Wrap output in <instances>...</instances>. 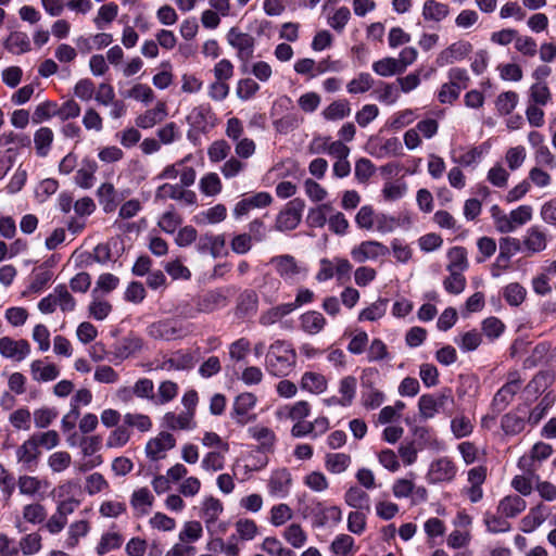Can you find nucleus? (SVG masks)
Segmentation results:
<instances>
[{
  "label": "nucleus",
  "instance_id": "obj_1",
  "mask_svg": "<svg viewBox=\"0 0 556 556\" xmlns=\"http://www.w3.org/2000/svg\"><path fill=\"white\" fill-rule=\"evenodd\" d=\"M296 353L292 345L283 340L273 342L266 354V369L276 377L287 376L294 367Z\"/></svg>",
  "mask_w": 556,
  "mask_h": 556
},
{
  "label": "nucleus",
  "instance_id": "obj_2",
  "mask_svg": "<svg viewBox=\"0 0 556 556\" xmlns=\"http://www.w3.org/2000/svg\"><path fill=\"white\" fill-rule=\"evenodd\" d=\"M269 264L275 268L278 276L290 285L304 280L308 274L307 267L290 254L273 256Z\"/></svg>",
  "mask_w": 556,
  "mask_h": 556
},
{
  "label": "nucleus",
  "instance_id": "obj_3",
  "mask_svg": "<svg viewBox=\"0 0 556 556\" xmlns=\"http://www.w3.org/2000/svg\"><path fill=\"white\" fill-rule=\"evenodd\" d=\"M454 397L451 389H443L437 394H424L419 397L418 408L420 415L426 418H432L437 413L452 414Z\"/></svg>",
  "mask_w": 556,
  "mask_h": 556
},
{
  "label": "nucleus",
  "instance_id": "obj_4",
  "mask_svg": "<svg viewBox=\"0 0 556 556\" xmlns=\"http://www.w3.org/2000/svg\"><path fill=\"white\" fill-rule=\"evenodd\" d=\"M147 333L155 340H176L186 333L184 325L174 318H165L150 324Z\"/></svg>",
  "mask_w": 556,
  "mask_h": 556
},
{
  "label": "nucleus",
  "instance_id": "obj_5",
  "mask_svg": "<svg viewBox=\"0 0 556 556\" xmlns=\"http://www.w3.org/2000/svg\"><path fill=\"white\" fill-rule=\"evenodd\" d=\"M256 396L251 392L239 394L233 402L230 417L239 426H245L256 419V415L251 413L256 405Z\"/></svg>",
  "mask_w": 556,
  "mask_h": 556
},
{
  "label": "nucleus",
  "instance_id": "obj_6",
  "mask_svg": "<svg viewBox=\"0 0 556 556\" xmlns=\"http://www.w3.org/2000/svg\"><path fill=\"white\" fill-rule=\"evenodd\" d=\"M304 206L305 204L303 200L299 198L291 200L278 214L276 219V229L279 231L295 229L301 222Z\"/></svg>",
  "mask_w": 556,
  "mask_h": 556
},
{
  "label": "nucleus",
  "instance_id": "obj_7",
  "mask_svg": "<svg viewBox=\"0 0 556 556\" xmlns=\"http://www.w3.org/2000/svg\"><path fill=\"white\" fill-rule=\"evenodd\" d=\"M457 467L448 457H440L430 464L427 480L431 484L451 482L455 479Z\"/></svg>",
  "mask_w": 556,
  "mask_h": 556
},
{
  "label": "nucleus",
  "instance_id": "obj_8",
  "mask_svg": "<svg viewBox=\"0 0 556 556\" xmlns=\"http://www.w3.org/2000/svg\"><path fill=\"white\" fill-rule=\"evenodd\" d=\"M167 199L180 201L185 205H194L198 201L194 191L185 189L181 185L177 184H163L156 189V201H165Z\"/></svg>",
  "mask_w": 556,
  "mask_h": 556
},
{
  "label": "nucleus",
  "instance_id": "obj_9",
  "mask_svg": "<svg viewBox=\"0 0 556 556\" xmlns=\"http://www.w3.org/2000/svg\"><path fill=\"white\" fill-rule=\"evenodd\" d=\"M389 254V249L384 244L376 240L363 241L351 250V256L356 263H365L366 261H375Z\"/></svg>",
  "mask_w": 556,
  "mask_h": 556
},
{
  "label": "nucleus",
  "instance_id": "obj_10",
  "mask_svg": "<svg viewBox=\"0 0 556 556\" xmlns=\"http://www.w3.org/2000/svg\"><path fill=\"white\" fill-rule=\"evenodd\" d=\"M228 43L237 50L238 58L248 61L253 56L255 40L253 36L232 27L227 34Z\"/></svg>",
  "mask_w": 556,
  "mask_h": 556
},
{
  "label": "nucleus",
  "instance_id": "obj_11",
  "mask_svg": "<svg viewBox=\"0 0 556 556\" xmlns=\"http://www.w3.org/2000/svg\"><path fill=\"white\" fill-rule=\"evenodd\" d=\"M472 51V45L465 40L453 42L442 50L437 59L435 64L439 67L451 65L457 61L464 60Z\"/></svg>",
  "mask_w": 556,
  "mask_h": 556
},
{
  "label": "nucleus",
  "instance_id": "obj_12",
  "mask_svg": "<svg viewBox=\"0 0 556 556\" xmlns=\"http://www.w3.org/2000/svg\"><path fill=\"white\" fill-rule=\"evenodd\" d=\"M30 353V344L25 339L14 340L10 337L0 338V354L15 362L25 359Z\"/></svg>",
  "mask_w": 556,
  "mask_h": 556
},
{
  "label": "nucleus",
  "instance_id": "obj_13",
  "mask_svg": "<svg viewBox=\"0 0 556 556\" xmlns=\"http://www.w3.org/2000/svg\"><path fill=\"white\" fill-rule=\"evenodd\" d=\"M271 195L268 192H257L253 195L241 199L233 208L235 218H241L253 208L266 207L271 203Z\"/></svg>",
  "mask_w": 556,
  "mask_h": 556
},
{
  "label": "nucleus",
  "instance_id": "obj_14",
  "mask_svg": "<svg viewBox=\"0 0 556 556\" xmlns=\"http://www.w3.org/2000/svg\"><path fill=\"white\" fill-rule=\"evenodd\" d=\"M20 494L29 497H43L49 482L45 479H40L36 476L22 475L16 481Z\"/></svg>",
  "mask_w": 556,
  "mask_h": 556
},
{
  "label": "nucleus",
  "instance_id": "obj_15",
  "mask_svg": "<svg viewBox=\"0 0 556 556\" xmlns=\"http://www.w3.org/2000/svg\"><path fill=\"white\" fill-rule=\"evenodd\" d=\"M176 444L174 435L169 432H161L154 439L149 440L146 445L147 456L152 460L163 457V453L173 448Z\"/></svg>",
  "mask_w": 556,
  "mask_h": 556
},
{
  "label": "nucleus",
  "instance_id": "obj_16",
  "mask_svg": "<svg viewBox=\"0 0 556 556\" xmlns=\"http://www.w3.org/2000/svg\"><path fill=\"white\" fill-rule=\"evenodd\" d=\"M162 426L173 431L193 430L197 428V422L191 412H181L180 414L168 412L163 416Z\"/></svg>",
  "mask_w": 556,
  "mask_h": 556
},
{
  "label": "nucleus",
  "instance_id": "obj_17",
  "mask_svg": "<svg viewBox=\"0 0 556 556\" xmlns=\"http://www.w3.org/2000/svg\"><path fill=\"white\" fill-rule=\"evenodd\" d=\"M292 478L288 469L275 470L268 480V492L276 497H286L291 488Z\"/></svg>",
  "mask_w": 556,
  "mask_h": 556
},
{
  "label": "nucleus",
  "instance_id": "obj_18",
  "mask_svg": "<svg viewBox=\"0 0 556 556\" xmlns=\"http://www.w3.org/2000/svg\"><path fill=\"white\" fill-rule=\"evenodd\" d=\"M372 372V369H365L362 375V386L364 388L362 391V404L367 409H376L384 401V393L374 388L371 383L366 380V377Z\"/></svg>",
  "mask_w": 556,
  "mask_h": 556
},
{
  "label": "nucleus",
  "instance_id": "obj_19",
  "mask_svg": "<svg viewBox=\"0 0 556 556\" xmlns=\"http://www.w3.org/2000/svg\"><path fill=\"white\" fill-rule=\"evenodd\" d=\"M520 390V380L511 379L506 382L494 395L492 407L497 413L504 410Z\"/></svg>",
  "mask_w": 556,
  "mask_h": 556
},
{
  "label": "nucleus",
  "instance_id": "obj_20",
  "mask_svg": "<svg viewBox=\"0 0 556 556\" xmlns=\"http://www.w3.org/2000/svg\"><path fill=\"white\" fill-rule=\"evenodd\" d=\"M224 247H225V236L224 235L204 233L198 238L197 243H195V248L199 253H201V254L210 253L213 257L219 256Z\"/></svg>",
  "mask_w": 556,
  "mask_h": 556
},
{
  "label": "nucleus",
  "instance_id": "obj_21",
  "mask_svg": "<svg viewBox=\"0 0 556 556\" xmlns=\"http://www.w3.org/2000/svg\"><path fill=\"white\" fill-rule=\"evenodd\" d=\"M154 503V496L148 488L135 490L130 496V506L136 517H142L150 513Z\"/></svg>",
  "mask_w": 556,
  "mask_h": 556
},
{
  "label": "nucleus",
  "instance_id": "obj_22",
  "mask_svg": "<svg viewBox=\"0 0 556 556\" xmlns=\"http://www.w3.org/2000/svg\"><path fill=\"white\" fill-rule=\"evenodd\" d=\"M228 298L220 289H215L202 295L198 303V311L202 313H211L227 306Z\"/></svg>",
  "mask_w": 556,
  "mask_h": 556
},
{
  "label": "nucleus",
  "instance_id": "obj_23",
  "mask_svg": "<svg viewBox=\"0 0 556 556\" xmlns=\"http://www.w3.org/2000/svg\"><path fill=\"white\" fill-rule=\"evenodd\" d=\"M528 410L518 407L515 412H510L502 417L501 426L503 431L509 435L520 433L526 427V416Z\"/></svg>",
  "mask_w": 556,
  "mask_h": 556
},
{
  "label": "nucleus",
  "instance_id": "obj_24",
  "mask_svg": "<svg viewBox=\"0 0 556 556\" xmlns=\"http://www.w3.org/2000/svg\"><path fill=\"white\" fill-rule=\"evenodd\" d=\"M167 116L165 102H157L155 108L147 110L136 117V126L142 129L152 128Z\"/></svg>",
  "mask_w": 556,
  "mask_h": 556
},
{
  "label": "nucleus",
  "instance_id": "obj_25",
  "mask_svg": "<svg viewBox=\"0 0 556 556\" xmlns=\"http://www.w3.org/2000/svg\"><path fill=\"white\" fill-rule=\"evenodd\" d=\"M300 328L307 334L315 336L324 330L327 320L320 312L307 311L300 318Z\"/></svg>",
  "mask_w": 556,
  "mask_h": 556
},
{
  "label": "nucleus",
  "instance_id": "obj_26",
  "mask_svg": "<svg viewBox=\"0 0 556 556\" xmlns=\"http://www.w3.org/2000/svg\"><path fill=\"white\" fill-rule=\"evenodd\" d=\"M522 245L530 253H539L546 249L547 236L539 226H532L528 228Z\"/></svg>",
  "mask_w": 556,
  "mask_h": 556
},
{
  "label": "nucleus",
  "instance_id": "obj_27",
  "mask_svg": "<svg viewBox=\"0 0 556 556\" xmlns=\"http://www.w3.org/2000/svg\"><path fill=\"white\" fill-rule=\"evenodd\" d=\"M527 507L526 501L516 494L507 495L497 505V513L505 518H515Z\"/></svg>",
  "mask_w": 556,
  "mask_h": 556
},
{
  "label": "nucleus",
  "instance_id": "obj_28",
  "mask_svg": "<svg viewBox=\"0 0 556 556\" xmlns=\"http://www.w3.org/2000/svg\"><path fill=\"white\" fill-rule=\"evenodd\" d=\"M188 118L194 127L204 130L208 126H214L215 113L211 105L205 103L195 106Z\"/></svg>",
  "mask_w": 556,
  "mask_h": 556
},
{
  "label": "nucleus",
  "instance_id": "obj_29",
  "mask_svg": "<svg viewBox=\"0 0 556 556\" xmlns=\"http://www.w3.org/2000/svg\"><path fill=\"white\" fill-rule=\"evenodd\" d=\"M98 169V164L91 159H84L80 168L76 172L75 182L83 189H90L96 180L94 174Z\"/></svg>",
  "mask_w": 556,
  "mask_h": 556
},
{
  "label": "nucleus",
  "instance_id": "obj_30",
  "mask_svg": "<svg viewBox=\"0 0 556 556\" xmlns=\"http://www.w3.org/2000/svg\"><path fill=\"white\" fill-rule=\"evenodd\" d=\"M450 14V5L437 0H426L422 7V17L427 22L440 23Z\"/></svg>",
  "mask_w": 556,
  "mask_h": 556
},
{
  "label": "nucleus",
  "instance_id": "obj_31",
  "mask_svg": "<svg viewBox=\"0 0 556 556\" xmlns=\"http://www.w3.org/2000/svg\"><path fill=\"white\" fill-rule=\"evenodd\" d=\"M40 451L33 435L16 450L17 462L26 468H31L37 463Z\"/></svg>",
  "mask_w": 556,
  "mask_h": 556
},
{
  "label": "nucleus",
  "instance_id": "obj_32",
  "mask_svg": "<svg viewBox=\"0 0 556 556\" xmlns=\"http://www.w3.org/2000/svg\"><path fill=\"white\" fill-rule=\"evenodd\" d=\"M31 377L35 381L47 382L56 379L60 370L54 364L45 365L42 361L36 359L30 364Z\"/></svg>",
  "mask_w": 556,
  "mask_h": 556
},
{
  "label": "nucleus",
  "instance_id": "obj_33",
  "mask_svg": "<svg viewBox=\"0 0 556 556\" xmlns=\"http://www.w3.org/2000/svg\"><path fill=\"white\" fill-rule=\"evenodd\" d=\"M4 48L12 54H23L30 51V40L24 31H12L4 40Z\"/></svg>",
  "mask_w": 556,
  "mask_h": 556
},
{
  "label": "nucleus",
  "instance_id": "obj_34",
  "mask_svg": "<svg viewBox=\"0 0 556 556\" xmlns=\"http://www.w3.org/2000/svg\"><path fill=\"white\" fill-rule=\"evenodd\" d=\"M227 217V208L224 204H216L206 211L200 212L194 216L198 225H214L225 220Z\"/></svg>",
  "mask_w": 556,
  "mask_h": 556
},
{
  "label": "nucleus",
  "instance_id": "obj_35",
  "mask_svg": "<svg viewBox=\"0 0 556 556\" xmlns=\"http://www.w3.org/2000/svg\"><path fill=\"white\" fill-rule=\"evenodd\" d=\"M344 501L357 510H370V497L358 486H351L344 494Z\"/></svg>",
  "mask_w": 556,
  "mask_h": 556
},
{
  "label": "nucleus",
  "instance_id": "obj_36",
  "mask_svg": "<svg viewBox=\"0 0 556 556\" xmlns=\"http://www.w3.org/2000/svg\"><path fill=\"white\" fill-rule=\"evenodd\" d=\"M97 195L105 213H112L116 210L118 200L116 190L112 184H102L97 190Z\"/></svg>",
  "mask_w": 556,
  "mask_h": 556
},
{
  "label": "nucleus",
  "instance_id": "obj_37",
  "mask_svg": "<svg viewBox=\"0 0 556 556\" xmlns=\"http://www.w3.org/2000/svg\"><path fill=\"white\" fill-rule=\"evenodd\" d=\"M20 556H33L39 553L42 548V536L39 532H31L23 535L17 545Z\"/></svg>",
  "mask_w": 556,
  "mask_h": 556
},
{
  "label": "nucleus",
  "instance_id": "obj_38",
  "mask_svg": "<svg viewBox=\"0 0 556 556\" xmlns=\"http://www.w3.org/2000/svg\"><path fill=\"white\" fill-rule=\"evenodd\" d=\"M448 264L446 269L448 271H465L469 264L467 258V251L463 247H453L447 252Z\"/></svg>",
  "mask_w": 556,
  "mask_h": 556
},
{
  "label": "nucleus",
  "instance_id": "obj_39",
  "mask_svg": "<svg viewBox=\"0 0 556 556\" xmlns=\"http://www.w3.org/2000/svg\"><path fill=\"white\" fill-rule=\"evenodd\" d=\"M293 312V306L288 305L287 303L279 304L277 306L270 307L267 311L263 312L260 315L258 323L262 326H271L276 324L281 318Z\"/></svg>",
  "mask_w": 556,
  "mask_h": 556
},
{
  "label": "nucleus",
  "instance_id": "obj_40",
  "mask_svg": "<svg viewBox=\"0 0 556 556\" xmlns=\"http://www.w3.org/2000/svg\"><path fill=\"white\" fill-rule=\"evenodd\" d=\"M90 530V525L87 520H78L74 521L70 525L67 530V538L65 540L66 548H75L79 540L88 534Z\"/></svg>",
  "mask_w": 556,
  "mask_h": 556
},
{
  "label": "nucleus",
  "instance_id": "obj_41",
  "mask_svg": "<svg viewBox=\"0 0 556 556\" xmlns=\"http://www.w3.org/2000/svg\"><path fill=\"white\" fill-rule=\"evenodd\" d=\"M351 114L350 102L346 99H340L331 102L321 113L327 121H339Z\"/></svg>",
  "mask_w": 556,
  "mask_h": 556
},
{
  "label": "nucleus",
  "instance_id": "obj_42",
  "mask_svg": "<svg viewBox=\"0 0 556 556\" xmlns=\"http://www.w3.org/2000/svg\"><path fill=\"white\" fill-rule=\"evenodd\" d=\"M333 212L330 203L320 204L308 211L306 222L309 227L321 228L328 223V215Z\"/></svg>",
  "mask_w": 556,
  "mask_h": 556
},
{
  "label": "nucleus",
  "instance_id": "obj_43",
  "mask_svg": "<svg viewBox=\"0 0 556 556\" xmlns=\"http://www.w3.org/2000/svg\"><path fill=\"white\" fill-rule=\"evenodd\" d=\"M143 348V341L137 336H128L124 338L116 346L115 353L121 358H127Z\"/></svg>",
  "mask_w": 556,
  "mask_h": 556
},
{
  "label": "nucleus",
  "instance_id": "obj_44",
  "mask_svg": "<svg viewBox=\"0 0 556 556\" xmlns=\"http://www.w3.org/2000/svg\"><path fill=\"white\" fill-rule=\"evenodd\" d=\"M53 131L49 127H40L35 131L34 143L39 156H47L53 142Z\"/></svg>",
  "mask_w": 556,
  "mask_h": 556
},
{
  "label": "nucleus",
  "instance_id": "obj_45",
  "mask_svg": "<svg viewBox=\"0 0 556 556\" xmlns=\"http://www.w3.org/2000/svg\"><path fill=\"white\" fill-rule=\"evenodd\" d=\"M301 388L308 392L319 394L327 389V380L321 374L308 371L302 376Z\"/></svg>",
  "mask_w": 556,
  "mask_h": 556
},
{
  "label": "nucleus",
  "instance_id": "obj_46",
  "mask_svg": "<svg viewBox=\"0 0 556 556\" xmlns=\"http://www.w3.org/2000/svg\"><path fill=\"white\" fill-rule=\"evenodd\" d=\"M179 387L172 380H164L157 387V393L154 394V403L164 405L172 402L178 395Z\"/></svg>",
  "mask_w": 556,
  "mask_h": 556
},
{
  "label": "nucleus",
  "instance_id": "obj_47",
  "mask_svg": "<svg viewBox=\"0 0 556 556\" xmlns=\"http://www.w3.org/2000/svg\"><path fill=\"white\" fill-rule=\"evenodd\" d=\"M551 100L552 93L545 81H539L531 85L529 89L530 103L544 106Z\"/></svg>",
  "mask_w": 556,
  "mask_h": 556
},
{
  "label": "nucleus",
  "instance_id": "obj_48",
  "mask_svg": "<svg viewBox=\"0 0 556 556\" xmlns=\"http://www.w3.org/2000/svg\"><path fill=\"white\" fill-rule=\"evenodd\" d=\"M282 536L294 548L303 547L307 541V535L299 523L288 526L283 530Z\"/></svg>",
  "mask_w": 556,
  "mask_h": 556
},
{
  "label": "nucleus",
  "instance_id": "obj_49",
  "mask_svg": "<svg viewBox=\"0 0 556 556\" xmlns=\"http://www.w3.org/2000/svg\"><path fill=\"white\" fill-rule=\"evenodd\" d=\"M388 302L387 299H378L359 313L358 320L376 321L382 318L387 312Z\"/></svg>",
  "mask_w": 556,
  "mask_h": 556
},
{
  "label": "nucleus",
  "instance_id": "obj_50",
  "mask_svg": "<svg viewBox=\"0 0 556 556\" xmlns=\"http://www.w3.org/2000/svg\"><path fill=\"white\" fill-rule=\"evenodd\" d=\"M22 515L25 521L31 525H39L46 521L48 514L46 507L36 502L25 505L23 507Z\"/></svg>",
  "mask_w": 556,
  "mask_h": 556
},
{
  "label": "nucleus",
  "instance_id": "obj_51",
  "mask_svg": "<svg viewBox=\"0 0 556 556\" xmlns=\"http://www.w3.org/2000/svg\"><path fill=\"white\" fill-rule=\"evenodd\" d=\"M199 189L207 197H215L223 189L222 180L216 173H207L200 179Z\"/></svg>",
  "mask_w": 556,
  "mask_h": 556
},
{
  "label": "nucleus",
  "instance_id": "obj_52",
  "mask_svg": "<svg viewBox=\"0 0 556 556\" xmlns=\"http://www.w3.org/2000/svg\"><path fill=\"white\" fill-rule=\"evenodd\" d=\"M131 437V431L123 425L117 426L114 430H112L106 439V447L109 448H118L126 445Z\"/></svg>",
  "mask_w": 556,
  "mask_h": 556
},
{
  "label": "nucleus",
  "instance_id": "obj_53",
  "mask_svg": "<svg viewBox=\"0 0 556 556\" xmlns=\"http://www.w3.org/2000/svg\"><path fill=\"white\" fill-rule=\"evenodd\" d=\"M222 511L223 505L220 501L214 497H207L202 504L201 517L208 527L211 523L217 520Z\"/></svg>",
  "mask_w": 556,
  "mask_h": 556
},
{
  "label": "nucleus",
  "instance_id": "obj_54",
  "mask_svg": "<svg viewBox=\"0 0 556 556\" xmlns=\"http://www.w3.org/2000/svg\"><path fill=\"white\" fill-rule=\"evenodd\" d=\"M123 544V536L117 532H105L102 534L96 551L100 556L105 555L110 551L119 548Z\"/></svg>",
  "mask_w": 556,
  "mask_h": 556
},
{
  "label": "nucleus",
  "instance_id": "obj_55",
  "mask_svg": "<svg viewBox=\"0 0 556 556\" xmlns=\"http://www.w3.org/2000/svg\"><path fill=\"white\" fill-rule=\"evenodd\" d=\"M257 303V294L253 290H244L238 298L237 311L244 316L253 314L256 312Z\"/></svg>",
  "mask_w": 556,
  "mask_h": 556
},
{
  "label": "nucleus",
  "instance_id": "obj_56",
  "mask_svg": "<svg viewBox=\"0 0 556 556\" xmlns=\"http://www.w3.org/2000/svg\"><path fill=\"white\" fill-rule=\"evenodd\" d=\"M123 422L128 429L136 428L141 432H148L152 428V420L148 415L140 413H127L123 416Z\"/></svg>",
  "mask_w": 556,
  "mask_h": 556
},
{
  "label": "nucleus",
  "instance_id": "obj_57",
  "mask_svg": "<svg viewBox=\"0 0 556 556\" xmlns=\"http://www.w3.org/2000/svg\"><path fill=\"white\" fill-rule=\"evenodd\" d=\"M302 122L303 118L300 117L295 112H290L274 121L273 125L276 131L286 135L296 129Z\"/></svg>",
  "mask_w": 556,
  "mask_h": 556
},
{
  "label": "nucleus",
  "instance_id": "obj_58",
  "mask_svg": "<svg viewBox=\"0 0 556 556\" xmlns=\"http://www.w3.org/2000/svg\"><path fill=\"white\" fill-rule=\"evenodd\" d=\"M203 535V529L199 521L185 522L181 531L179 532V541L182 544L193 543L200 540Z\"/></svg>",
  "mask_w": 556,
  "mask_h": 556
},
{
  "label": "nucleus",
  "instance_id": "obj_59",
  "mask_svg": "<svg viewBox=\"0 0 556 556\" xmlns=\"http://www.w3.org/2000/svg\"><path fill=\"white\" fill-rule=\"evenodd\" d=\"M236 535L242 541H251L258 533V527L252 519L241 518L235 523Z\"/></svg>",
  "mask_w": 556,
  "mask_h": 556
},
{
  "label": "nucleus",
  "instance_id": "obj_60",
  "mask_svg": "<svg viewBox=\"0 0 556 556\" xmlns=\"http://www.w3.org/2000/svg\"><path fill=\"white\" fill-rule=\"evenodd\" d=\"M250 435L260 442L263 451H270L275 443V434L267 427H251L249 428Z\"/></svg>",
  "mask_w": 556,
  "mask_h": 556
},
{
  "label": "nucleus",
  "instance_id": "obj_61",
  "mask_svg": "<svg viewBox=\"0 0 556 556\" xmlns=\"http://www.w3.org/2000/svg\"><path fill=\"white\" fill-rule=\"evenodd\" d=\"M374 83L370 74L361 73L346 85V89L351 94L365 93L374 86Z\"/></svg>",
  "mask_w": 556,
  "mask_h": 556
},
{
  "label": "nucleus",
  "instance_id": "obj_62",
  "mask_svg": "<svg viewBox=\"0 0 556 556\" xmlns=\"http://www.w3.org/2000/svg\"><path fill=\"white\" fill-rule=\"evenodd\" d=\"M372 71L382 77H389L394 74H401L399 62L394 58H383L372 63Z\"/></svg>",
  "mask_w": 556,
  "mask_h": 556
},
{
  "label": "nucleus",
  "instance_id": "obj_63",
  "mask_svg": "<svg viewBox=\"0 0 556 556\" xmlns=\"http://www.w3.org/2000/svg\"><path fill=\"white\" fill-rule=\"evenodd\" d=\"M251 351V342L247 338H239L229 345L230 361L238 363L245 359Z\"/></svg>",
  "mask_w": 556,
  "mask_h": 556
},
{
  "label": "nucleus",
  "instance_id": "obj_64",
  "mask_svg": "<svg viewBox=\"0 0 556 556\" xmlns=\"http://www.w3.org/2000/svg\"><path fill=\"white\" fill-rule=\"evenodd\" d=\"M351 464V457L344 453L328 454L326 457V467L332 473H341L348 469Z\"/></svg>",
  "mask_w": 556,
  "mask_h": 556
}]
</instances>
